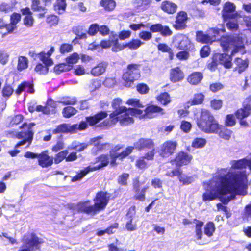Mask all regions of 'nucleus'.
Listing matches in <instances>:
<instances>
[{"label": "nucleus", "instance_id": "obj_41", "mask_svg": "<svg viewBox=\"0 0 251 251\" xmlns=\"http://www.w3.org/2000/svg\"><path fill=\"white\" fill-rule=\"evenodd\" d=\"M234 62L236 65L235 69L237 70L239 73L244 71L248 66V61L239 57H236Z\"/></svg>", "mask_w": 251, "mask_h": 251}, {"label": "nucleus", "instance_id": "obj_63", "mask_svg": "<svg viewBox=\"0 0 251 251\" xmlns=\"http://www.w3.org/2000/svg\"><path fill=\"white\" fill-rule=\"evenodd\" d=\"M224 87V85L219 82L212 83L209 85V90L213 93H216L222 90Z\"/></svg>", "mask_w": 251, "mask_h": 251}, {"label": "nucleus", "instance_id": "obj_49", "mask_svg": "<svg viewBox=\"0 0 251 251\" xmlns=\"http://www.w3.org/2000/svg\"><path fill=\"white\" fill-rule=\"evenodd\" d=\"M13 92L14 89L12 86L9 84L5 83L1 90L2 97L5 99L9 98Z\"/></svg>", "mask_w": 251, "mask_h": 251}, {"label": "nucleus", "instance_id": "obj_59", "mask_svg": "<svg viewBox=\"0 0 251 251\" xmlns=\"http://www.w3.org/2000/svg\"><path fill=\"white\" fill-rule=\"evenodd\" d=\"M129 177V174L127 173H123L118 176L117 182L122 186H126L128 184L127 180Z\"/></svg>", "mask_w": 251, "mask_h": 251}, {"label": "nucleus", "instance_id": "obj_26", "mask_svg": "<svg viewBox=\"0 0 251 251\" xmlns=\"http://www.w3.org/2000/svg\"><path fill=\"white\" fill-rule=\"evenodd\" d=\"M145 116L148 118L154 117L157 114H163L164 109L156 105H149L144 110Z\"/></svg>", "mask_w": 251, "mask_h": 251}, {"label": "nucleus", "instance_id": "obj_18", "mask_svg": "<svg viewBox=\"0 0 251 251\" xmlns=\"http://www.w3.org/2000/svg\"><path fill=\"white\" fill-rule=\"evenodd\" d=\"M38 164L42 168H47L51 167L54 163V158L50 156L49 151L44 150L39 153Z\"/></svg>", "mask_w": 251, "mask_h": 251}, {"label": "nucleus", "instance_id": "obj_37", "mask_svg": "<svg viewBox=\"0 0 251 251\" xmlns=\"http://www.w3.org/2000/svg\"><path fill=\"white\" fill-rule=\"evenodd\" d=\"M157 49L159 51L163 53H168L169 54V59L170 60H173L174 58V53L173 50L165 43H159L157 45Z\"/></svg>", "mask_w": 251, "mask_h": 251}, {"label": "nucleus", "instance_id": "obj_50", "mask_svg": "<svg viewBox=\"0 0 251 251\" xmlns=\"http://www.w3.org/2000/svg\"><path fill=\"white\" fill-rule=\"evenodd\" d=\"M59 18L55 14L48 15L46 18V23L50 26H56L59 23Z\"/></svg>", "mask_w": 251, "mask_h": 251}, {"label": "nucleus", "instance_id": "obj_58", "mask_svg": "<svg viewBox=\"0 0 251 251\" xmlns=\"http://www.w3.org/2000/svg\"><path fill=\"white\" fill-rule=\"evenodd\" d=\"M73 46L71 44L63 43L59 47V52L61 54L68 53L73 50Z\"/></svg>", "mask_w": 251, "mask_h": 251}, {"label": "nucleus", "instance_id": "obj_38", "mask_svg": "<svg viewBox=\"0 0 251 251\" xmlns=\"http://www.w3.org/2000/svg\"><path fill=\"white\" fill-rule=\"evenodd\" d=\"M193 222L196 223L195 226L196 237L197 240H201L202 238V227L203 226L204 223L197 219L193 220Z\"/></svg>", "mask_w": 251, "mask_h": 251}, {"label": "nucleus", "instance_id": "obj_1", "mask_svg": "<svg viewBox=\"0 0 251 251\" xmlns=\"http://www.w3.org/2000/svg\"><path fill=\"white\" fill-rule=\"evenodd\" d=\"M220 180L222 187L219 190V195L230 194L227 197L219 196L223 204H227L231 200H234L236 195L245 196L247 194L248 178L245 171L233 173L229 178L222 176Z\"/></svg>", "mask_w": 251, "mask_h": 251}, {"label": "nucleus", "instance_id": "obj_10", "mask_svg": "<svg viewBox=\"0 0 251 251\" xmlns=\"http://www.w3.org/2000/svg\"><path fill=\"white\" fill-rule=\"evenodd\" d=\"M35 125V124L34 123H30L29 124H27L25 122L20 126V128L21 129L25 128H26L27 131H20L15 135V137L18 139H23L16 144L15 146V148L24 145L26 143H28L27 147L29 146L32 143L34 135V132H33L32 128Z\"/></svg>", "mask_w": 251, "mask_h": 251}, {"label": "nucleus", "instance_id": "obj_48", "mask_svg": "<svg viewBox=\"0 0 251 251\" xmlns=\"http://www.w3.org/2000/svg\"><path fill=\"white\" fill-rule=\"evenodd\" d=\"M79 59V55L77 52H73L65 58V62L70 65L71 70L73 65L76 63Z\"/></svg>", "mask_w": 251, "mask_h": 251}, {"label": "nucleus", "instance_id": "obj_45", "mask_svg": "<svg viewBox=\"0 0 251 251\" xmlns=\"http://www.w3.org/2000/svg\"><path fill=\"white\" fill-rule=\"evenodd\" d=\"M156 100L163 105H167L171 102V98L167 92L161 93L156 97Z\"/></svg>", "mask_w": 251, "mask_h": 251}, {"label": "nucleus", "instance_id": "obj_40", "mask_svg": "<svg viewBox=\"0 0 251 251\" xmlns=\"http://www.w3.org/2000/svg\"><path fill=\"white\" fill-rule=\"evenodd\" d=\"M93 168L90 166L85 167L84 169L81 170L78 172L76 174L72 177L71 181L72 182H75L81 180L90 171H93Z\"/></svg>", "mask_w": 251, "mask_h": 251}, {"label": "nucleus", "instance_id": "obj_33", "mask_svg": "<svg viewBox=\"0 0 251 251\" xmlns=\"http://www.w3.org/2000/svg\"><path fill=\"white\" fill-rule=\"evenodd\" d=\"M21 14L17 12H13L10 17V23H9L12 33L17 28V25L21 20Z\"/></svg>", "mask_w": 251, "mask_h": 251}, {"label": "nucleus", "instance_id": "obj_21", "mask_svg": "<svg viewBox=\"0 0 251 251\" xmlns=\"http://www.w3.org/2000/svg\"><path fill=\"white\" fill-rule=\"evenodd\" d=\"M108 116L106 111H100L93 115L86 117L85 119L90 126H96L100 121Z\"/></svg>", "mask_w": 251, "mask_h": 251}, {"label": "nucleus", "instance_id": "obj_6", "mask_svg": "<svg viewBox=\"0 0 251 251\" xmlns=\"http://www.w3.org/2000/svg\"><path fill=\"white\" fill-rule=\"evenodd\" d=\"M196 122L199 128L207 133L216 132L220 127L219 123L211 112L206 109H201Z\"/></svg>", "mask_w": 251, "mask_h": 251}, {"label": "nucleus", "instance_id": "obj_14", "mask_svg": "<svg viewBox=\"0 0 251 251\" xmlns=\"http://www.w3.org/2000/svg\"><path fill=\"white\" fill-rule=\"evenodd\" d=\"M239 35L226 34L221 36L219 39L220 46L224 52H228L234 44L240 40Z\"/></svg>", "mask_w": 251, "mask_h": 251}, {"label": "nucleus", "instance_id": "obj_31", "mask_svg": "<svg viewBox=\"0 0 251 251\" xmlns=\"http://www.w3.org/2000/svg\"><path fill=\"white\" fill-rule=\"evenodd\" d=\"M67 7L66 0H55L53 4V10L58 15L64 14L66 11Z\"/></svg>", "mask_w": 251, "mask_h": 251}, {"label": "nucleus", "instance_id": "obj_17", "mask_svg": "<svg viewBox=\"0 0 251 251\" xmlns=\"http://www.w3.org/2000/svg\"><path fill=\"white\" fill-rule=\"evenodd\" d=\"M53 158L54 163L58 164L64 160L67 162L75 161L77 160L78 157L76 152L73 151L69 154L68 150H64L56 153Z\"/></svg>", "mask_w": 251, "mask_h": 251}, {"label": "nucleus", "instance_id": "obj_46", "mask_svg": "<svg viewBox=\"0 0 251 251\" xmlns=\"http://www.w3.org/2000/svg\"><path fill=\"white\" fill-rule=\"evenodd\" d=\"M71 70L70 65L66 62L59 63L54 66L53 71L56 74H60L64 72H67Z\"/></svg>", "mask_w": 251, "mask_h": 251}, {"label": "nucleus", "instance_id": "obj_4", "mask_svg": "<svg viewBox=\"0 0 251 251\" xmlns=\"http://www.w3.org/2000/svg\"><path fill=\"white\" fill-rule=\"evenodd\" d=\"M251 115V95L246 98L242 102L241 108L237 109L234 114H228L226 116L224 125L226 127H233L236 124V118L241 126H247L248 123L246 118Z\"/></svg>", "mask_w": 251, "mask_h": 251}, {"label": "nucleus", "instance_id": "obj_47", "mask_svg": "<svg viewBox=\"0 0 251 251\" xmlns=\"http://www.w3.org/2000/svg\"><path fill=\"white\" fill-rule=\"evenodd\" d=\"M216 230L214 223L212 221L208 222L204 227V233L208 237H212Z\"/></svg>", "mask_w": 251, "mask_h": 251}, {"label": "nucleus", "instance_id": "obj_32", "mask_svg": "<svg viewBox=\"0 0 251 251\" xmlns=\"http://www.w3.org/2000/svg\"><path fill=\"white\" fill-rule=\"evenodd\" d=\"M219 128L217 129L216 132H213L212 133L218 134L219 136L225 140H229L231 136L232 133V130L226 128V126H223L219 124Z\"/></svg>", "mask_w": 251, "mask_h": 251}, {"label": "nucleus", "instance_id": "obj_2", "mask_svg": "<svg viewBox=\"0 0 251 251\" xmlns=\"http://www.w3.org/2000/svg\"><path fill=\"white\" fill-rule=\"evenodd\" d=\"M193 159V156L184 151L177 152L174 157L170 160L172 165L176 167L166 173L170 177H176L179 182L183 185H188L194 181L193 176H189L183 173L181 167L190 164Z\"/></svg>", "mask_w": 251, "mask_h": 251}, {"label": "nucleus", "instance_id": "obj_35", "mask_svg": "<svg viewBox=\"0 0 251 251\" xmlns=\"http://www.w3.org/2000/svg\"><path fill=\"white\" fill-rule=\"evenodd\" d=\"M100 5L108 12L114 10L116 6V3L114 0H100Z\"/></svg>", "mask_w": 251, "mask_h": 251}, {"label": "nucleus", "instance_id": "obj_28", "mask_svg": "<svg viewBox=\"0 0 251 251\" xmlns=\"http://www.w3.org/2000/svg\"><path fill=\"white\" fill-rule=\"evenodd\" d=\"M31 7L34 12H43L38 14V17L39 18L44 17L47 12V9L45 5L42 6L41 5L40 0H31Z\"/></svg>", "mask_w": 251, "mask_h": 251}, {"label": "nucleus", "instance_id": "obj_15", "mask_svg": "<svg viewBox=\"0 0 251 251\" xmlns=\"http://www.w3.org/2000/svg\"><path fill=\"white\" fill-rule=\"evenodd\" d=\"M221 14L224 21L235 19L239 16L236 11L235 5L229 1L225 2L223 5Z\"/></svg>", "mask_w": 251, "mask_h": 251}, {"label": "nucleus", "instance_id": "obj_19", "mask_svg": "<svg viewBox=\"0 0 251 251\" xmlns=\"http://www.w3.org/2000/svg\"><path fill=\"white\" fill-rule=\"evenodd\" d=\"M32 94L35 92L34 85L33 81H23L19 84L15 91L16 96H20L22 92Z\"/></svg>", "mask_w": 251, "mask_h": 251}, {"label": "nucleus", "instance_id": "obj_20", "mask_svg": "<svg viewBox=\"0 0 251 251\" xmlns=\"http://www.w3.org/2000/svg\"><path fill=\"white\" fill-rule=\"evenodd\" d=\"M20 12L22 15L24 16L23 18V25L28 28L33 26L34 19L33 17V13L28 7L21 8Z\"/></svg>", "mask_w": 251, "mask_h": 251}, {"label": "nucleus", "instance_id": "obj_7", "mask_svg": "<svg viewBox=\"0 0 251 251\" xmlns=\"http://www.w3.org/2000/svg\"><path fill=\"white\" fill-rule=\"evenodd\" d=\"M122 100L120 98L114 99L112 101V106L115 110L109 115L112 123L115 124L118 121L122 124L133 123L134 120L129 116L128 109L125 106H120Z\"/></svg>", "mask_w": 251, "mask_h": 251}, {"label": "nucleus", "instance_id": "obj_62", "mask_svg": "<svg viewBox=\"0 0 251 251\" xmlns=\"http://www.w3.org/2000/svg\"><path fill=\"white\" fill-rule=\"evenodd\" d=\"M192 126V124L190 122L183 120L181 122L180 128L184 133H188L191 130Z\"/></svg>", "mask_w": 251, "mask_h": 251}, {"label": "nucleus", "instance_id": "obj_57", "mask_svg": "<svg viewBox=\"0 0 251 251\" xmlns=\"http://www.w3.org/2000/svg\"><path fill=\"white\" fill-rule=\"evenodd\" d=\"M112 50L114 52H118L126 48L125 44L121 45L119 43L118 38L112 40Z\"/></svg>", "mask_w": 251, "mask_h": 251}, {"label": "nucleus", "instance_id": "obj_22", "mask_svg": "<svg viewBox=\"0 0 251 251\" xmlns=\"http://www.w3.org/2000/svg\"><path fill=\"white\" fill-rule=\"evenodd\" d=\"M184 73L180 67L172 68L169 72V79L173 83L182 81L184 78Z\"/></svg>", "mask_w": 251, "mask_h": 251}, {"label": "nucleus", "instance_id": "obj_23", "mask_svg": "<svg viewBox=\"0 0 251 251\" xmlns=\"http://www.w3.org/2000/svg\"><path fill=\"white\" fill-rule=\"evenodd\" d=\"M177 8V4L168 0L163 1L160 6V8L162 11L169 15L175 13Z\"/></svg>", "mask_w": 251, "mask_h": 251}, {"label": "nucleus", "instance_id": "obj_25", "mask_svg": "<svg viewBox=\"0 0 251 251\" xmlns=\"http://www.w3.org/2000/svg\"><path fill=\"white\" fill-rule=\"evenodd\" d=\"M204 76L202 72L194 71L191 73L187 77V82L192 85H197L201 83Z\"/></svg>", "mask_w": 251, "mask_h": 251}, {"label": "nucleus", "instance_id": "obj_39", "mask_svg": "<svg viewBox=\"0 0 251 251\" xmlns=\"http://www.w3.org/2000/svg\"><path fill=\"white\" fill-rule=\"evenodd\" d=\"M72 32L76 36L78 39H85L87 37V32L84 29L83 26H77L73 28Z\"/></svg>", "mask_w": 251, "mask_h": 251}, {"label": "nucleus", "instance_id": "obj_9", "mask_svg": "<svg viewBox=\"0 0 251 251\" xmlns=\"http://www.w3.org/2000/svg\"><path fill=\"white\" fill-rule=\"evenodd\" d=\"M22 241L23 244L18 251H40L44 243V240L34 232L25 234Z\"/></svg>", "mask_w": 251, "mask_h": 251}, {"label": "nucleus", "instance_id": "obj_61", "mask_svg": "<svg viewBox=\"0 0 251 251\" xmlns=\"http://www.w3.org/2000/svg\"><path fill=\"white\" fill-rule=\"evenodd\" d=\"M223 104V101L220 99H213L210 102V107L215 110L220 109L222 107Z\"/></svg>", "mask_w": 251, "mask_h": 251}, {"label": "nucleus", "instance_id": "obj_36", "mask_svg": "<svg viewBox=\"0 0 251 251\" xmlns=\"http://www.w3.org/2000/svg\"><path fill=\"white\" fill-rule=\"evenodd\" d=\"M193 46V44L188 37L184 36L178 43L177 48L180 50H189Z\"/></svg>", "mask_w": 251, "mask_h": 251}, {"label": "nucleus", "instance_id": "obj_60", "mask_svg": "<svg viewBox=\"0 0 251 251\" xmlns=\"http://www.w3.org/2000/svg\"><path fill=\"white\" fill-rule=\"evenodd\" d=\"M206 140L202 138H196L192 142L191 146L195 148H201L206 144Z\"/></svg>", "mask_w": 251, "mask_h": 251}, {"label": "nucleus", "instance_id": "obj_56", "mask_svg": "<svg viewBox=\"0 0 251 251\" xmlns=\"http://www.w3.org/2000/svg\"><path fill=\"white\" fill-rule=\"evenodd\" d=\"M137 91L141 95L147 94L150 91V88L148 85L144 83L137 84L136 86Z\"/></svg>", "mask_w": 251, "mask_h": 251}, {"label": "nucleus", "instance_id": "obj_43", "mask_svg": "<svg viewBox=\"0 0 251 251\" xmlns=\"http://www.w3.org/2000/svg\"><path fill=\"white\" fill-rule=\"evenodd\" d=\"M231 168L233 169H242L246 168L248 164L246 158H243L237 160L231 161Z\"/></svg>", "mask_w": 251, "mask_h": 251}, {"label": "nucleus", "instance_id": "obj_30", "mask_svg": "<svg viewBox=\"0 0 251 251\" xmlns=\"http://www.w3.org/2000/svg\"><path fill=\"white\" fill-rule=\"evenodd\" d=\"M196 40L198 42L202 44H212L215 41L213 37L208 34H205L202 31H198L196 33Z\"/></svg>", "mask_w": 251, "mask_h": 251}, {"label": "nucleus", "instance_id": "obj_27", "mask_svg": "<svg viewBox=\"0 0 251 251\" xmlns=\"http://www.w3.org/2000/svg\"><path fill=\"white\" fill-rule=\"evenodd\" d=\"M219 190L214 187H210L202 194V200L204 201H212L219 198Z\"/></svg>", "mask_w": 251, "mask_h": 251}, {"label": "nucleus", "instance_id": "obj_8", "mask_svg": "<svg viewBox=\"0 0 251 251\" xmlns=\"http://www.w3.org/2000/svg\"><path fill=\"white\" fill-rule=\"evenodd\" d=\"M141 66L140 64L135 63H131L127 65L122 75V79L125 87L130 88L134 82L140 78Z\"/></svg>", "mask_w": 251, "mask_h": 251}, {"label": "nucleus", "instance_id": "obj_51", "mask_svg": "<svg viewBox=\"0 0 251 251\" xmlns=\"http://www.w3.org/2000/svg\"><path fill=\"white\" fill-rule=\"evenodd\" d=\"M142 44V42L139 39H132L129 42L125 43V47L131 50H134L137 49Z\"/></svg>", "mask_w": 251, "mask_h": 251}, {"label": "nucleus", "instance_id": "obj_5", "mask_svg": "<svg viewBox=\"0 0 251 251\" xmlns=\"http://www.w3.org/2000/svg\"><path fill=\"white\" fill-rule=\"evenodd\" d=\"M123 148V145L118 144L111 149L108 153H103L95 158L94 164H98L92 167L94 171L100 170L106 167L110 164L111 167H116L118 165L117 159L123 161L126 158L123 151L121 152H117Z\"/></svg>", "mask_w": 251, "mask_h": 251}, {"label": "nucleus", "instance_id": "obj_24", "mask_svg": "<svg viewBox=\"0 0 251 251\" xmlns=\"http://www.w3.org/2000/svg\"><path fill=\"white\" fill-rule=\"evenodd\" d=\"M107 66V62L101 61L91 69L90 73L95 77L100 76L105 72Z\"/></svg>", "mask_w": 251, "mask_h": 251}, {"label": "nucleus", "instance_id": "obj_29", "mask_svg": "<svg viewBox=\"0 0 251 251\" xmlns=\"http://www.w3.org/2000/svg\"><path fill=\"white\" fill-rule=\"evenodd\" d=\"M226 52L218 54L219 63L226 69H230L232 66V57L228 55Z\"/></svg>", "mask_w": 251, "mask_h": 251}, {"label": "nucleus", "instance_id": "obj_13", "mask_svg": "<svg viewBox=\"0 0 251 251\" xmlns=\"http://www.w3.org/2000/svg\"><path fill=\"white\" fill-rule=\"evenodd\" d=\"M177 147L176 141L167 140L160 145L158 150L159 155L163 158H168L174 154Z\"/></svg>", "mask_w": 251, "mask_h": 251}, {"label": "nucleus", "instance_id": "obj_16", "mask_svg": "<svg viewBox=\"0 0 251 251\" xmlns=\"http://www.w3.org/2000/svg\"><path fill=\"white\" fill-rule=\"evenodd\" d=\"M188 20L187 13L184 11H180L176 13L172 26L176 30H183L187 27Z\"/></svg>", "mask_w": 251, "mask_h": 251}, {"label": "nucleus", "instance_id": "obj_64", "mask_svg": "<svg viewBox=\"0 0 251 251\" xmlns=\"http://www.w3.org/2000/svg\"><path fill=\"white\" fill-rule=\"evenodd\" d=\"M188 51L187 50H181L176 54V57L179 60H186L190 57Z\"/></svg>", "mask_w": 251, "mask_h": 251}, {"label": "nucleus", "instance_id": "obj_52", "mask_svg": "<svg viewBox=\"0 0 251 251\" xmlns=\"http://www.w3.org/2000/svg\"><path fill=\"white\" fill-rule=\"evenodd\" d=\"M69 125L66 123L58 125L55 129H53L52 132L54 134L58 133H69Z\"/></svg>", "mask_w": 251, "mask_h": 251}, {"label": "nucleus", "instance_id": "obj_54", "mask_svg": "<svg viewBox=\"0 0 251 251\" xmlns=\"http://www.w3.org/2000/svg\"><path fill=\"white\" fill-rule=\"evenodd\" d=\"M47 65H43L42 63H38L36 64L34 70L39 75H46L49 72V67Z\"/></svg>", "mask_w": 251, "mask_h": 251}, {"label": "nucleus", "instance_id": "obj_3", "mask_svg": "<svg viewBox=\"0 0 251 251\" xmlns=\"http://www.w3.org/2000/svg\"><path fill=\"white\" fill-rule=\"evenodd\" d=\"M110 200L109 193L106 191H100L96 193L93 198V204H91L89 200L80 201L76 203L75 210L77 213L94 216L104 210Z\"/></svg>", "mask_w": 251, "mask_h": 251}, {"label": "nucleus", "instance_id": "obj_34", "mask_svg": "<svg viewBox=\"0 0 251 251\" xmlns=\"http://www.w3.org/2000/svg\"><path fill=\"white\" fill-rule=\"evenodd\" d=\"M204 98L205 96L203 93H196L194 95L193 98L190 100L188 103L190 106L200 105L203 103Z\"/></svg>", "mask_w": 251, "mask_h": 251}, {"label": "nucleus", "instance_id": "obj_44", "mask_svg": "<svg viewBox=\"0 0 251 251\" xmlns=\"http://www.w3.org/2000/svg\"><path fill=\"white\" fill-rule=\"evenodd\" d=\"M218 53L214 54L211 58V60L207 63V68L211 72L215 71L218 65L219 60L218 58Z\"/></svg>", "mask_w": 251, "mask_h": 251}, {"label": "nucleus", "instance_id": "obj_53", "mask_svg": "<svg viewBox=\"0 0 251 251\" xmlns=\"http://www.w3.org/2000/svg\"><path fill=\"white\" fill-rule=\"evenodd\" d=\"M76 113L77 110L71 106L64 107L62 111L63 117L67 118L75 115Z\"/></svg>", "mask_w": 251, "mask_h": 251}, {"label": "nucleus", "instance_id": "obj_12", "mask_svg": "<svg viewBox=\"0 0 251 251\" xmlns=\"http://www.w3.org/2000/svg\"><path fill=\"white\" fill-rule=\"evenodd\" d=\"M144 183L140 181V176H137L132 179V189L134 192L133 199L135 201H144L146 199V194L149 189L148 186L140 188V186Z\"/></svg>", "mask_w": 251, "mask_h": 251}, {"label": "nucleus", "instance_id": "obj_42", "mask_svg": "<svg viewBox=\"0 0 251 251\" xmlns=\"http://www.w3.org/2000/svg\"><path fill=\"white\" fill-rule=\"evenodd\" d=\"M28 67V60L27 57L24 56L18 57L17 69L19 72L26 69Z\"/></svg>", "mask_w": 251, "mask_h": 251}, {"label": "nucleus", "instance_id": "obj_55", "mask_svg": "<svg viewBox=\"0 0 251 251\" xmlns=\"http://www.w3.org/2000/svg\"><path fill=\"white\" fill-rule=\"evenodd\" d=\"M40 57V60L45 65L47 66H51L53 64V60L52 59L47 56V54L45 51H41L38 53Z\"/></svg>", "mask_w": 251, "mask_h": 251}, {"label": "nucleus", "instance_id": "obj_11", "mask_svg": "<svg viewBox=\"0 0 251 251\" xmlns=\"http://www.w3.org/2000/svg\"><path fill=\"white\" fill-rule=\"evenodd\" d=\"M154 147V143L152 139L150 138H141L133 144V146H127L123 152L125 157L126 158L132 153L134 149L139 151L150 150Z\"/></svg>", "mask_w": 251, "mask_h": 251}]
</instances>
